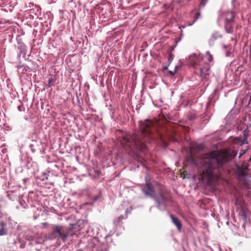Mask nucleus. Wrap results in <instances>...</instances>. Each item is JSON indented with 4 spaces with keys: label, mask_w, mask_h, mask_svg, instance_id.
<instances>
[{
    "label": "nucleus",
    "mask_w": 251,
    "mask_h": 251,
    "mask_svg": "<svg viewBox=\"0 0 251 251\" xmlns=\"http://www.w3.org/2000/svg\"><path fill=\"white\" fill-rule=\"evenodd\" d=\"M213 56L211 54H210L209 51H207L204 56H203V64H205L203 65L204 66L205 65H208V62H210L213 61Z\"/></svg>",
    "instance_id": "obj_8"
},
{
    "label": "nucleus",
    "mask_w": 251,
    "mask_h": 251,
    "mask_svg": "<svg viewBox=\"0 0 251 251\" xmlns=\"http://www.w3.org/2000/svg\"><path fill=\"white\" fill-rule=\"evenodd\" d=\"M7 231L3 226V224H2L0 228V236H2L7 234Z\"/></svg>",
    "instance_id": "obj_10"
},
{
    "label": "nucleus",
    "mask_w": 251,
    "mask_h": 251,
    "mask_svg": "<svg viewBox=\"0 0 251 251\" xmlns=\"http://www.w3.org/2000/svg\"><path fill=\"white\" fill-rule=\"evenodd\" d=\"M237 168L239 175L241 176H245L246 172L248 169V166L247 163L245 162L241 166L237 165Z\"/></svg>",
    "instance_id": "obj_7"
},
{
    "label": "nucleus",
    "mask_w": 251,
    "mask_h": 251,
    "mask_svg": "<svg viewBox=\"0 0 251 251\" xmlns=\"http://www.w3.org/2000/svg\"><path fill=\"white\" fill-rule=\"evenodd\" d=\"M230 24H227V23L225 24V28L226 30V31L227 33H232L233 32V29L230 26Z\"/></svg>",
    "instance_id": "obj_11"
},
{
    "label": "nucleus",
    "mask_w": 251,
    "mask_h": 251,
    "mask_svg": "<svg viewBox=\"0 0 251 251\" xmlns=\"http://www.w3.org/2000/svg\"><path fill=\"white\" fill-rule=\"evenodd\" d=\"M170 217L173 223L176 225L178 229L180 230L181 228L182 225L179 220L173 215H170Z\"/></svg>",
    "instance_id": "obj_9"
},
{
    "label": "nucleus",
    "mask_w": 251,
    "mask_h": 251,
    "mask_svg": "<svg viewBox=\"0 0 251 251\" xmlns=\"http://www.w3.org/2000/svg\"><path fill=\"white\" fill-rule=\"evenodd\" d=\"M207 1V0H201V4L200 5V8L203 7L205 6Z\"/></svg>",
    "instance_id": "obj_13"
},
{
    "label": "nucleus",
    "mask_w": 251,
    "mask_h": 251,
    "mask_svg": "<svg viewBox=\"0 0 251 251\" xmlns=\"http://www.w3.org/2000/svg\"><path fill=\"white\" fill-rule=\"evenodd\" d=\"M251 160V157H250L249 161H250Z\"/></svg>",
    "instance_id": "obj_18"
},
{
    "label": "nucleus",
    "mask_w": 251,
    "mask_h": 251,
    "mask_svg": "<svg viewBox=\"0 0 251 251\" xmlns=\"http://www.w3.org/2000/svg\"><path fill=\"white\" fill-rule=\"evenodd\" d=\"M142 191L146 195L155 200L159 208L164 209L165 208L166 199L162 194L160 193L158 195L155 196L152 187L148 183H147L142 187Z\"/></svg>",
    "instance_id": "obj_4"
},
{
    "label": "nucleus",
    "mask_w": 251,
    "mask_h": 251,
    "mask_svg": "<svg viewBox=\"0 0 251 251\" xmlns=\"http://www.w3.org/2000/svg\"><path fill=\"white\" fill-rule=\"evenodd\" d=\"M246 151V150H244V151H242V152H240L239 156V158H240L243 154H244L245 153Z\"/></svg>",
    "instance_id": "obj_15"
},
{
    "label": "nucleus",
    "mask_w": 251,
    "mask_h": 251,
    "mask_svg": "<svg viewBox=\"0 0 251 251\" xmlns=\"http://www.w3.org/2000/svg\"><path fill=\"white\" fill-rule=\"evenodd\" d=\"M123 218H124V216H119V217L118 218V219H115V220H114V223H115L116 225H117V224L120 222V221L122 219H123Z\"/></svg>",
    "instance_id": "obj_12"
},
{
    "label": "nucleus",
    "mask_w": 251,
    "mask_h": 251,
    "mask_svg": "<svg viewBox=\"0 0 251 251\" xmlns=\"http://www.w3.org/2000/svg\"><path fill=\"white\" fill-rule=\"evenodd\" d=\"M49 83L50 85H52L53 84V81L52 79H49Z\"/></svg>",
    "instance_id": "obj_16"
},
{
    "label": "nucleus",
    "mask_w": 251,
    "mask_h": 251,
    "mask_svg": "<svg viewBox=\"0 0 251 251\" xmlns=\"http://www.w3.org/2000/svg\"><path fill=\"white\" fill-rule=\"evenodd\" d=\"M188 59V62L191 66L195 69H199L201 78H206L209 75L210 67L207 64L203 66V55L200 53H192L189 56Z\"/></svg>",
    "instance_id": "obj_3"
},
{
    "label": "nucleus",
    "mask_w": 251,
    "mask_h": 251,
    "mask_svg": "<svg viewBox=\"0 0 251 251\" xmlns=\"http://www.w3.org/2000/svg\"><path fill=\"white\" fill-rule=\"evenodd\" d=\"M200 16V13H198L197 14H196V18H195V20L193 21V23L192 24H188V25H193V24L196 21V20L199 18V17Z\"/></svg>",
    "instance_id": "obj_14"
},
{
    "label": "nucleus",
    "mask_w": 251,
    "mask_h": 251,
    "mask_svg": "<svg viewBox=\"0 0 251 251\" xmlns=\"http://www.w3.org/2000/svg\"><path fill=\"white\" fill-rule=\"evenodd\" d=\"M242 211H243V214L244 215L245 218H246V216L245 215V214L244 213V211L243 210H242Z\"/></svg>",
    "instance_id": "obj_17"
},
{
    "label": "nucleus",
    "mask_w": 251,
    "mask_h": 251,
    "mask_svg": "<svg viewBox=\"0 0 251 251\" xmlns=\"http://www.w3.org/2000/svg\"><path fill=\"white\" fill-rule=\"evenodd\" d=\"M223 16L225 19V24L226 23L227 24H230V23L233 21L234 15V13L232 12H226L224 14Z\"/></svg>",
    "instance_id": "obj_6"
},
{
    "label": "nucleus",
    "mask_w": 251,
    "mask_h": 251,
    "mask_svg": "<svg viewBox=\"0 0 251 251\" xmlns=\"http://www.w3.org/2000/svg\"><path fill=\"white\" fill-rule=\"evenodd\" d=\"M69 236V233L66 232V229L62 226H55L51 234V238H59L63 241Z\"/></svg>",
    "instance_id": "obj_5"
},
{
    "label": "nucleus",
    "mask_w": 251,
    "mask_h": 251,
    "mask_svg": "<svg viewBox=\"0 0 251 251\" xmlns=\"http://www.w3.org/2000/svg\"><path fill=\"white\" fill-rule=\"evenodd\" d=\"M237 153L236 151L229 148L205 155L198 165L199 178L205 180L209 186L215 185L220 177L222 166L236 156Z\"/></svg>",
    "instance_id": "obj_1"
},
{
    "label": "nucleus",
    "mask_w": 251,
    "mask_h": 251,
    "mask_svg": "<svg viewBox=\"0 0 251 251\" xmlns=\"http://www.w3.org/2000/svg\"><path fill=\"white\" fill-rule=\"evenodd\" d=\"M152 125L153 122L151 120L140 122L139 127L142 134L141 136L139 137L135 133L127 137H123L121 141V144L126 150L128 148L131 151L137 150L144 152L147 149L145 142L147 138H150V128Z\"/></svg>",
    "instance_id": "obj_2"
}]
</instances>
